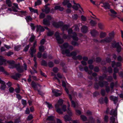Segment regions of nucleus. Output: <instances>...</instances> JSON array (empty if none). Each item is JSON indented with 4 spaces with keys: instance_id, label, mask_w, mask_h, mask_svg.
I'll return each mask as SVG.
<instances>
[{
    "instance_id": "7",
    "label": "nucleus",
    "mask_w": 123,
    "mask_h": 123,
    "mask_svg": "<svg viewBox=\"0 0 123 123\" xmlns=\"http://www.w3.org/2000/svg\"><path fill=\"white\" fill-rule=\"evenodd\" d=\"M52 92L53 94L56 97L60 96L62 94L61 92L57 90L53 89Z\"/></svg>"
},
{
    "instance_id": "2",
    "label": "nucleus",
    "mask_w": 123,
    "mask_h": 123,
    "mask_svg": "<svg viewBox=\"0 0 123 123\" xmlns=\"http://www.w3.org/2000/svg\"><path fill=\"white\" fill-rule=\"evenodd\" d=\"M53 25L57 28L60 27L61 29L63 31L67 30L69 27V26L66 25H64L63 23L61 22L57 23L54 22L53 23Z\"/></svg>"
},
{
    "instance_id": "48",
    "label": "nucleus",
    "mask_w": 123,
    "mask_h": 123,
    "mask_svg": "<svg viewBox=\"0 0 123 123\" xmlns=\"http://www.w3.org/2000/svg\"><path fill=\"white\" fill-rule=\"evenodd\" d=\"M54 119V117L53 116H50L48 117L47 120L48 121H51L53 120Z\"/></svg>"
},
{
    "instance_id": "56",
    "label": "nucleus",
    "mask_w": 123,
    "mask_h": 123,
    "mask_svg": "<svg viewBox=\"0 0 123 123\" xmlns=\"http://www.w3.org/2000/svg\"><path fill=\"white\" fill-rule=\"evenodd\" d=\"M21 102L22 104L24 105V106H25L26 104V101L25 100L22 99Z\"/></svg>"
},
{
    "instance_id": "43",
    "label": "nucleus",
    "mask_w": 123,
    "mask_h": 123,
    "mask_svg": "<svg viewBox=\"0 0 123 123\" xmlns=\"http://www.w3.org/2000/svg\"><path fill=\"white\" fill-rule=\"evenodd\" d=\"M41 3V1L40 0H38L35 2V6H36L40 5Z\"/></svg>"
},
{
    "instance_id": "57",
    "label": "nucleus",
    "mask_w": 123,
    "mask_h": 123,
    "mask_svg": "<svg viewBox=\"0 0 123 123\" xmlns=\"http://www.w3.org/2000/svg\"><path fill=\"white\" fill-rule=\"evenodd\" d=\"M20 45L15 46L14 47V49L16 51H18L19 49V48L20 47Z\"/></svg>"
},
{
    "instance_id": "36",
    "label": "nucleus",
    "mask_w": 123,
    "mask_h": 123,
    "mask_svg": "<svg viewBox=\"0 0 123 123\" xmlns=\"http://www.w3.org/2000/svg\"><path fill=\"white\" fill-rule=\"evenodd\" d=\"M91 25L92 26H94L97 24V22L92 20H91L90 22Z\"/></svg>"
},
{
    "instance_id": "11",
    "label": "nucleus",
    "mask_w": 123,
    "mask_h": 123,
    "mask_svg": "<svg viewBox=\"0 0 123 123\" xmlns=\"http://www.w3.org/2000/svg\"><path fill=\"white\" fill-rule=\"evenodd\" d=\"M72 8L74 9L77 10L79 8L81 9L83 11L82 8L81 7L80 5L79 4H77L72 6Z\"/></svg>"
},
{
    "instance_id": "29",
    "label": "nucleus",
    "mask_w": 123,
    "mask_h": 123,
    "mask_svg": "<svg viewBox=\"0 0 123 123\" xmlns=\"http://www.w3.org/2000/svg\"><path fill=\"white\" fill-rule=\"evenodd\" d=\"M70 106V105L69 104V102L68 103V108L67 110V113L68 114H69L70 115H72V112L70 110L69 107Z\"/></svg>"
},
{
    "instance_id": "55",
    "label": "nucleus",
    "mask_w": 123,
    "mask_h": 123,
    "mask_svg": "<svg viewBox=\"0 0 123 123\" xmlns=\"http://www.w3.org/2000/svg\"><path fill=\"white\" fill-rule=\"evenodd\" d=\"M72 17L74 19L76 20L78 18V16L77 14H75L72 16Z\"/></svg>"
},
{
    "instance_id": "25",
    "label": "nucleus",
    "mask_w": 123,
    "mask_h": 123,
    "mask_svg": "<svg viewBox=\"0 0 123 123\" xmlns=\"http://www.w3.org/2000/svg\"><path fill=\"white\" fill-rule=\"evenodd\" d=\"M6 61V60L4 59L3 57H0V65H2L3 63Z\"/></svg>"
},
{
    "instance_id": "6",
    "label": "nucleus",
    "mask_w": 123,
    "mask_h": 123,
    "mask_svg": "<svg viewBox=\"0 0 123 123\" xmlns=\"http://www.w3.org/2000/svg\"><path fill=\"white\" fill-rule=\"evenodd\" d=\"M55 36L59 43L62 44L64 42V41L63 39L61 38L60 37L59 33L56 32L55 34Z\"/></svg>"
},
{
    "instance_id": "20",
    "label": "nucleus",
    "mask_w": 123,
    "mask_h": 123,
    "mask_svg": "<svg viewBox=\"0 0 123 123\" xmlns=\"http://www.w3.org/2000/svg\"><path fill=\"white\" fill-rule=\"evenodd\" d=\"M91 33L93 37H95L98 34V32L95 30L91 31Z\"/></svg>"
},
{
    "instance_id": "63",
    "label": "nucleus",
    "mask_w": 123,
    "mask_h": 123,
    "mask_svg": "<svg viewBox=\"0 0 123 123\" xmlns=\"http://www.w3.org/2000/svg\"><path fill=\"white\" fill-rule=\"evenodd\" d=\"M49 66L50 67H52L53 66L54 64L53 62H50L48 63Z\"/></svg>"
},
{
    "instance_id": "31",
    "label": "nucleus",
    "mask_w": 123,
    "mask_h": 123,
    "mask_svg": "<svg viewBox=\"0 0 123 123\" xmlns=\"http://www.w3.org/2000/svg\"><path fill=\"white\" fill-rule=\"evenodd\" d=\"M25 19L27 22H29L31 21L32 20V18L30 16H26L25 18Z\"/></svg>"
},
{
    "instance_id": "40",
    "label": "nucleus",
    "mask_w": 123,
    "mask_h": 123,
    "mask_svg": "<svg viewBox=\"0 0 123 123\" xmlns=\"http://www.w3.org/2000/svg\"><path fill=\"white\" fill-rule=\"evenodd\" d=\"M81 119L83 121H85L87 120V117L84 115H81L80 116Z\"/></svg>"
},
{
    "instance_id": "5",
    "label": "nucleus",
    "mask_w": 123,
    "mask_h": 123,
    "mask_svg": "<svg viewBox=\"0 0 123 123\" xmlns=\"http://www.w3.org/2000/svg\"><path fill=\"white\" fill-rule=\"evenodd\" d=\"M52 18L50 16H48L46 18L43 19V23L45 25H50V21L51 19Z\"/></svg>"
},
{
    "instance_id": "24",
    "label": "nucleus",
    "mask_w": 123,
    "mask_h": 123,
    "mask_svg": "<svg viewBox=\"0 0 123 123\" xmlns=\"http://www.w3.org/2000/svg\"><path fill=\"white\" fill-rule=\"evenodd\" d=\"M117 112V110L116 109L115 110H112L111 111L110 114L111 115H114V116L115 117Z\"/></svg>"
},
{
    "instance_id": "50",
    "label": "nucleus",
    "mask_w": 123,
    "mask_h": 123,
    "mask_svg": "<svg viewBox=\"0 0 123 123\" xmlns=\"http://www.w3.org/2000/svg\"><path fill=\"white\" fill-rule=\"evenodd\" d=\"M71 44L74 46H78L79 44L77 42L74 41H72L71 43Z\"/></svg>"
},
{
    "instance_id": "1",
    "label": "nucleus",
    "mask_w": 123,
    "mask_h": 123,
    "mask_svg": "<svg viewBox=\"0 0 123 123\" xmlns=\"http://www.w3.org/2000/svg\"><path fill=\"white\" fill-rule=\"evenodd\" d=\"M63 100L61 99H60L58 101L57 103L55 105V108L57 112L60 114H63V111L65 112L66 111V106L65 105H63L62 107V109L60 108L63 103Z\"/></svg>"
},
{
    "instance_id": "62",
    "label": "nucleus",
    "mask_w": 123,
    "mask_h": 123,
    "mask_svg": "<svg viewBox=\"0 0 123 123\" xmlns=\"http://www.w3.org/2000/svg\"><path fill=\"white\" fill-rule=\"evenodd\" d=\"M20 122V118H19L17 119H16L14 122V123H18Z\"/></svg>"
},
{
    "instance_id": "37",
    "label": "nucleus",
    "mask_w": 123,
    "mask_h": 123,
    "mask_svg": "<svg viewBox=\"0 0 123 123\" xmlns=\"http://www.w3.org/2000/svg\"><path fill=\"white\" fill-rule=\"evenodd\" d=\"M98 25L99 28L101 30L103 29L104 27V25L101 23H98Z\"/></svg>"
},
{
    "instance_id": "8",
    "label": "nucleus",
    "mask_w": 123,
    "mask_h": 123,
    "mask_svg": "<svg viewBox=\"0 0 123 123\" xmlns=\"http://www.w3.org/2000/svg\"><path fill=\"white\" fill-rule=\"evenodd\" d=\"M36 52V49L35 48L31 47L30 48L29 53L31 57L34 56V55Z\"/></svg>"
},
{
    "instance_id": "35",
    "label": "nucleus",
    "mask_w": 123,
    "mask_h": 123,
    "mask_svg": "<svg viewBox=\"0 0 123 123\" xmlns=\"http://www.w3.org/2000/svg\"><path fill=\"white\" fill-rule=\"evenodd\" d=\"M29 9L31 11V12H33L34 13H38L37 12V9H34L30 7L29 8Z\"/></svg>"
},
{
    "instance_id": "46",
    "label": "nucleus",
    "mask_w": 123,
    "mask_h": 123,
    "mask_svg": "<svg viewBox=\"0 0 123 123\" xmlns=\"http://www.w3.org/2000/svg\"><path fill=\"white\" fill-rule=\"evenodd\" d=\"M46 105L48 107H49V108L51 109L52 108V106L51 104L49 103V102H45Z\"/></svg>"
},
{
    "instance_id": "53",
    "label": "nucleus",
    "mask_w": 123,
    "mask_h": 123,
    "mask_svg": "<svg viewBox=\"0 0 123 123\" xmlns=\"http://www.w3.org/2000/svg\"><path fill=\"white\" fill-rule=\"evenodd\" d=\"M69 2V0H65L62 2V4L64 5L65 6L67 5Z\"/></svg>"
},
{
    "instance_id": "17",
    "label": "nucleus",
    "mask_w": 123,
    "mask_h": 123,
    "mask_svg": "<svg viewBox=\"0 0 123 123\" xmlns=\"http://www.w3.org/2000/svg\"><path fill=\"white\" fill-rule=\"evenodd\" d=\"M112 47L113 48H116L120 45H119V43L118 42H116L115 41H114L112 44Z\"/></svg>"
},
{
    "instance_id": "23",
    "label": "nucleus",
    "mask_w": 123,
    "mask_h": 123,
    "mask_svg": "<svg viewBox=\"0 0 123 123\" xmlns=\"http://www.w3.org/2000/svg\"><path fill=\"white\" fill-rule=\"evenodd\" d=\"M0 89L1 90H4L6 88V85L4 81L2 82L1 83Z\"/></svg>"
},
{
    "instance_id": "15",
    "label": "nucleus",
    "mask_w": 123,
    "mask_h": 123,
    "mask_svg": "<svg viewBox=\"0 0 123 123\" xmlns=\"http://www.w3.org/2000/svg\"><path fill=\"white\" fill-rule=\"evenodd\" d=\"M111 100L113 101L115 104L118 101V98L117 97L111 96L110 97Z\"/></svg>"
},
{
    "instance_id": "64",
    "label": "nucleus",
    "mask_w": 123,
    "mask_h": 123,
    "mask_svg": "<svg viewBox=\"0 0 123 123\" xmlns=\"http://www.w3.org/2000/svg\"><path fill=\"white\" fill-rule=\"evenodd\" d=\"M92 114V112L89 111H88L86 112V115L87 116H90Z\"/></svg>"
},
{
    "instance_id": "13",
    "label": "nucleus",
    "mask_w": 123,
    "mask_h": 123,
    "mask_svg": "<svg viewBox=\"0 0 123 123\" xmlns=\"http://www.w3.org/2000/svg\"><path fill=\"white\" fill-rule=\"evenodd\" d=\"M44 30V28L40 25H37L36 26V31L37 32L38 31L43 32Z\"/></svg>"
},
{
    "instance_id": "58",
    "label": "nucleus",
    "mask_w": 123,
    "mask_h": 123,
    "mask_svg": "<svg viewBox=\"0 0 123 123\" xmlns=\"http://www.w3.org/2000/svg\"><path fill=\"white\" fill-rule=\"evenodd\" d=\"M29 47L30 46L29 45H27L24 49V51H27Z\"/></svg>"
},
{
    "instance_id": "61",
    "label": "nucleus",
    "mask_w": 123,
    "mask_h": 123,
    "mask_svg": "<svg viewBox=\"0 0 123 123\" xmlns=\"http://www.w3.org/2000/svg\"><path fill=\"white\" fill-rule=\"evenodd\" d=\"M74 30L75 31H79V29L77 25H75L74 26Z\"/></svg>"
},
{
    "instance_id": "39",
    "label": "nucleus",
    "mask_w": 123,
    "mask_h": 123,
    "mask_svg": "<svg viewBox=\"0 0 123 123\" xmlns=\"http://www.w3.org/2000/svg\"><path fill=\"white\" fill-rule=\"evenodd\" d=\"M39 49L40 52H43L44 50V47L42 45L40 46L39 48Z\"/></svg>"
},
{
    "instance_id": "45",
    "label": "nucleus",
    "mask_w": 123,
    "mask_h": 123,
    "mask_svg": "<svg viewBox=\"0 0 123 123\" xmlns=\"http://www.w3.org/2000/svg\"><path fill=\"white\" fill-rule=\"evenodd\" d=\"M110 37L111 38H113L114 36V33L112 31L109 34V35Z\"/></svg>"
},
{
    "instance_id": "3",
    "label": "nucleus",
    "mask_w": 123,
    "mask_h": 123,
    "mask_svg": "<svg viewBox=\"0 0 123 123\" xmlns=\"http://www.w3.org/2000/svg\"><path fill=\"white\" fill-rule=\"evenodd\" d=\"M106 77V75L105 74H103L102 76H100L99 78V80H100L99 82V85L101 87H103L104 86H105L108 85V83L107 82L105 81H101V80L105 79Z\"/></svg>"
},
{
    "instance_id": "12",
    "label": "nucleus",
    "mask_w": 123,
    "mask_h": 123,
    "mask_svg": "<svg viewBox=\"0 0 123 123\" xmlns=\"http://www.w3.org/2000/svg\"><path fill=\"white\" fill-rule=\"evenodd\" d=\"M68 114L69 116L67 115H66L63 117V118L66 121H69L71 120V116L72 115V113L71 115H70L69 114Z\"/></svg>"
},
{
    "instance_id": "38",
    "label": "nucleus",
    "mask_w": 123,
    "mask_h": 123,
    "mask_svg": "<svg viewBox=\"0 0 123 123\" xmlns=\"http://www.w3.org/2000/svg\"><path fill=\"white\" fill-rule=\"evenodd\" d=\"M77 52L76 51H73L71 53V55H70V56H73L72 58L73 59V57L74 56H76V55H77Z\"/></svg>"
},
{
    "instance_id": "9",
    "label": "nucleus",
    "mask_w": 123,
    "mask_h": 123,
    "mask_svg": "<svg viewBox=\"0 0 123 123\" xmlns=\"http://www.w3.org/2000/svg\"><path fill=\"white\" fill-rule=\"evenodd\" d=\"M68 96L69 97L71 101L72 106H73L74 108L75 107H77L78 106V103L77 102H75L74 101L72 100V98L70 94H69Z\"/></svg>"
},
{
    "instance_id": "41",
    "label": "nucleus",
    "mask_w": 123,
    "mask_h": 123,
    "mask_svg": "<svg viewBox=\"0 0 123 123\" xmlns=\"http://www.w3.org/2000/svg\"><path fill=\"white\" fill-rule=\"evenodd\" d=\"M88 120L91 123H95V120L92 117L89 118Z\"/></svg>"
},
{
    "instance_id": "16",
    "label": "nucleus",
    "mask_w": 123,
    "mask_h": 123,
    "mask_svg": "<svg viewBox=\"0 0 123 123\" xmlns=\"http://www.w3.org/2000/svg\"><path fill=\"white\" fill-rule=\"evenodd\" d=\"M69 44L67 43H64L62 46H60L61 49V50H64L65 49L67 48L69 46Z\"/></svg>"
},
{
    "instance_id": "27",
    "label": "nucleus",
    "mask_w": 123,
    "mask_h": 123,
    "mask_svg": "<svg viewBox=\"0 0 123 123\" xmlns=\"http://www.w3.org/2000/svg\"><path fill=\"white\" fill-rule=\"evenodd\" d=\"M17 69L19 72H22L23 71V68L22 67L18 66L17 67Z\"/></svg>"
},
{
    "instance_id": "59",
    "label": "nucleus",
    "mask_w": 123,
    "mask_h": 123,
    "mask_svg": "<svg viewBox=\"0 0 123 123\" xmlns=\"http://www.w3.org/2000/svg\"><path fill=\"white\" fill-rule=\"evenodd\" d=\"M101 94L103 96H104L105 95V92L104 89H102L101 90Z\"/></svg>"
},
{
    "instance_id": "22",
    "label": "nucleus",
    "mask_w": 123,
    "mask_h": 123,
    "mask_svg": "<svg viewBox=\"0 0 123 123\" xmlns=\"http://www.w3.org/2000/svg\"><path fill=\"white\" fill-rule=\"evenodd\" d=\"M102 6L104 7L106 9H109L110 7V6L109 4L106 3H103V6Z\"/></svg>"
},
{
    "instance_id": "54",
    "label": "nucleus",
    "mask_w": 123,
    "mask_h": 123,
    "mask_svg": "<svg viewBox=\"0 0 123 123\" xmlns=\"http://www.w3.org/2000/svg\"><path fill=\"white\" fill-rule=\"evenodd\" d=\"M122 49V47L120 46L117 48V52H120L121 51Z\"/></svg>"
},
{
    "instance_id": "26",
    "label": "nucleus",
    "mask_w": 123,
    "mask_h": 123,
    "mask_svg": "<svg viewBox=\"0 0 123 123\" xmlns=\"http://www.w3.org/2000/svg\"><path fill=\"white\" fill-rule=\"evenodd\" d=\"M54 8L55 10H59L61 11H63L64 9L63 8L61 7L60 6H55Z\"/></svg>"
},
{
    "instance_id": "4",
    "label": "nucleus",
    "mask_w": 123,
    "mask_h": 123,
    "mask_svg": "<svg viewBox=\"0 0 123 123\" xmlns=\"http://www.w3.org/2000/svg\"><path fill=\"white\" fill-rule=\"evenodd\" d=\"M31 85L32 87L35 90H37L38 93L39 94L41 95H42L44 94L42 92L38 90V86L40 87H41V86L38 83H35L34 82H32L31 83Z\"/></svg>"
},
{
    "instance_id": "44",
    "label": "nucleus",
    "mask_w": 123,
    "mask_h": 123,
    "mask_svg": "<svg viewBox=\"0 0 123 123\" xmlns=\"http://www.w3.org/2000/svg\"><path fill=\"white\" fill-rule=\"evenodd\" d=\"M105 39V43H109L111 40V38L109 37H106Z\"/></svg>"
},
{
    "instance_id": "49",
    "label": "nucleus",
    "mask_w": 123,
    "mask_h": 123,
    "mask_svg": "<svg viewBox=\"0 0 123 123\" xmlns=\"http://www.w3.org/2000/svg\"><path fill=\"white\" fill-rule=\"evenodd\" d=\"M54 34L53 31H49L47 35L49 36H51Z\"/></svg>"
},
{
    "instance_id": "18",
    "label": "nucleus",
    "mask_w": 123,
    "mask_h": 123,
    "mask_svg": "<svg viewBox=\"0 0 123 123\" xmlns=\"http://www.w3.org/2000/svg\"><path fill=\"white\" fill-rule=\"evenodd\" d=\"M81 30L82 32L84 33H86L88 31V28L87 26H83L81 27Z\"/></svg>"
},
{
    "instance_id": "30",
    "label": "nucleus",
    "mask_w": 123,
    "mask_h": 123,
    "mask_svg": "<svg viewBox=\"0 0 123 123\" xmlns=\"http://www.w3.org/2000/svg\"><path fill=\"white\" fill-rule=\"evenodd\" d=\"M106 34L105 32H101L100 33V37L101 38H104L105 37Z\"/></svg>"
},
{
    "instance_id": "19",
    "label": "nucleus",
    "mask_w": 123,
    "mask_h": 123,
    "mask_svg": "<svg viewBox=\"0 0 123 123\" xmlns=\"http://www.w3.org/2000/svg\"><path fill=\"white\" fill-rule=\"evenodd\" d=\"M21 76V74H17L15 75L12 76V77L15 80H18V78H19Z\"/></svg>"
},
{
    "instance_id": "34",
    "label": "nucleus",
    "mask_w": 123,
    "mask_h": 123,
    "mask_svg": "<svg viewBox=\"0 0 123 123\" xmlns=\"http://www.w3.org/2000/svg\"><path fill=\"white\" fill-rule=\"evenodd\" d=\"M35 38V36L34 35L33 33H32L31 34V37L29 39L30 42H32L33 41Z\"/></svg>"
},
{
    "instance_id": "33",
    "label": "nucleus",
    "mask_w": 123,
    "mask_h": 123,
    "mask_svg": "<svg viewBox=\"0 0 123 123\" xmlns=\"http://www.w3.org/2000/svg\"><path fill=\"white\" fill-rule=\"evenodd\" d=\"M82 57L80 55H78L76 56H74L73 57V59L74 60L79 59V60H81L82 59Z\"/></svg>"
},
{
    "instance_id": "21",
    "label": "nucleus",
    "mask_w": 123,
    "mask_h": 123,
    "mask_svg": "<svg viewBox=\"0 0 123 123\" xmlns=\"http://www.w3.org/2000/svg\"><path fill=\"white\" fill-rule=\"evenodd\" d=\"M73 35L72 36V38L73 40L77 41L78 40V38L77 36V34L75 32H74L73 34Z\"/></svg>"
},
{
    "instance_id": "47",
    "label": "nucleus",
    "mask_w": 123,
    "mask_h": 123,
    "mask_svg": "<svg viewBox=\"0 0 123 123\" xmlns=\"http://www.w3.org/2000/svg\"><path fill=\"white\" fill-rule=\"evenodd\" d=\"M105 90L106 92L108 93L109 92L110 89V87L108 86V85H107L105 86Z\"/></svg>"
},
{
    "instance_id": "52",
    "label": "nucleus",
    "mask_w": 123,
    "mask_h": 123,
    "mask_svg": "<svg viewBox=\"0 0 123 123\" xmlns=\"http://www.w3.org/2000/svg\"><path fill=\"white\" fill-rule=\"evenodd\" d=\"M33 118V117L32 115L30 114L28 116L27 120L28 121H30Z\"/></svg>"
},
{
    "instance_id": "60",
    "label": "nucleus",
    "mask_w": 123,
    "mask_h": 123,
    "mask_svg": "<svg viewBox=\"0 0 123 123\" xmlns=\"http://www.w3.org/2000/svg\"><path fill=\"white\" fill-rule=\"evenodd\" d=\"M41 64L43 66H46L47 65V63L45 61L42 60L41 62Z\"/></svg>"
},
{
    "instance_id": "51",
    "label": "nucleus",
    "mask_w": 123,
    "mask_h": 123,
    "mask_svg": "<svg viewBox=\"0 0 123 123\" xmlns=\"http://www.w3.org/2000/svg\"><path fill=\"white\" fill-rule=\"evenodd\" d=\"M81 20L84 21H86V17L83 15L81 16Z\"/></svg>"
},
{
    "instance_id": "10",
    "label": "nucleus",
    "mask_w": 123,
    "mask_h": 123,
    "mask_svg": "<svg viewBox=\"0 0 123 123\" xmlns=\"http://www.w3.org/2000/svg\"><path fill=\"white\" fill-rule=\"evenodd\" d=\"M62 53L64 54H66V55L68 56H70L71 54L70 51L69 49H66L65 50H62Z\"/></svg>"
},
{
    "instance_id": "42",
    "label": "nucleus",
    "mask_w": 123,
    "mask_h": 123,
    "mask_svg": "<svg viewBox=\"0 0 123 123\" xmlns=\"http://www.w3.org/2000/svg\"><path fill=\"white\" fill-rule=\"evenodd\" d=\"M57 77L60 79H64V76L62 74H61L60 73H58L57 74Z\"/></svg>"
},
{
    "instance_id": "32",
    "label": "nucleus",
    "mask_w": 123,
    "mask_h": 123,
    "mask_svg": "<svg viewBox=\"0 0 123 123\" xmlns=\"http://www.w3.org/2000/svg\"><path fill=\"white\" fill-rule=\"evenodd\" d=\"M6 4L7 5L8 7H10L12 6V2L10 0H6Z\"/></svg>"
},
{
    "instance_id": "14",
    "label": "nucleus",
    "mask_w": 123,
    "mask_h": 123,
    "mask_svg": "<svg viewBox=\"0 0 123 123\" xmlns=\"http://www.w3.org/2000/svg\"><path fill=\"white\" fill-rule=\"evenodd\" d=\"M45 8H43L42 9V11L43 12H45L46 13H48L50 12V8L46 6H45Z\"/></svg>"
},
{
    "instance_id": "28",
    "label": "nucleus",
    "mask_w": 123,
    "mask_h": 123,
    "mask_svg": "<svg viewBox=\"0 0 123 123\" xmlns=\"http://www.w3.org/2000/svg\"><path fill=\"white\" fill-rule=\"evenodd\" d=\"M110 123H118L115 121V118L114 117L112 116L110 118Z\"/></svg>"
}]
</instances>
